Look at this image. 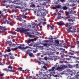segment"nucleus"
I'll return each instance as SVG.
<instances>
[{"mask_svg":"<svg viewBox=\"0 0 79 79\" xmlns=\"http://www.w3.org/2000/svg\"><path fill=\"white\" fill-rule=\"evenodd\" d=\"M66 29L68 32H76V27L74 26H71L69 24H67L66 25Z\"/></svg>","mask_w":79,"mask_h":79,"instance_id":"f257e3e1","label":"nucleus"},{"mask_svg":"<svg viewBox=\"0 0 79 79\" xmlns=\"http://www.w3.org/2000/svg\"><path fill=\"white\" fill-rule=\"evenodd\" d=\"M39 75L41 77H44L45 76H46L48 78H50L51 76L50 75L48 74L47 75H46V73L45 72H39Z\"/></svg>","mask_w":79,"mask_h":79,"instance_id":"f03ea898","label":"nucleus"},{"mask_svg":"<svg viewBox=\"0 0 79 79\" xmlns=\"http://www.w3.org/2000/svg\"><path fill=\"white\" fill-rule=\"evenodd\" d=\"M17 29H19L21 32H23V33H24V34H29V32H27V31H29V30L28 29H27L26 30H25L24 29H23L22 28H17Z\"/></svg>","mask_w":79,"mask_h":79,"instance_id":"7ed1b4c3","label":"nucleus"},{"mask_svg":"<svg viewBox=\"0 0 79 79\" xmlns=\"http://www.w3.org/2000/svg\"><path fill=\"white\" fill-rule=\"evenodd\" d=\"M57 67V68H56V70H57L58 71H61L62 69H64V65H61L60 66V67H58V66H57L56 65H55V68H56Z\"/></svg>","mask_w":79,"mask_h":79,"instance_id":"20e7f679","label":"nucleus"},{"mask_svg":"<svg viewBox=\"0 0 79 79\" xmlns=\"http://www.w3.org/2000/svg\"><path fill=\"white\" fill-rule=\"evenodd\" d=\"M17 47L18 48L21 49V50H26V49H27V48H30V47L28 46H27L25 48H24V47H22L21 46H18Z\"/></svg>","mask_w":79,"mask_h":79,"instance_id":"39448f33","label":"nucleus"},{"mask_svg":"<svg viewBox=\"0 0 79 79\" xmlns=\"http://www.w3.org/2000/svg\"><path fill=\"white\" fill-rule=\"evenodd\" d=\"M69 2L72 3V6H74L76 5H75V4H74V2H76V1H77V0H69Z\"/></svg>","mask_w":79,"mask_h":79,"instance_id":"423d86ee","label":"nucleus"},{"mask_svg":"<svg viewBox=\"0 0 79 79\" xmlns=\"http://www.w3.org/2000/svg\"><path fill=\"white\" fill-rule=\"evenodd\" d=\"M31 50H28V51L27 52V53H29V55L30 56L32 57V56H33V53H30V51L31 52Z\"/></svg>","mask_w":79,"mask_h":79,"instance_id":"0eeeda50","label":"nucleus"},{"mask_svg":"<svg viewBox=\"0 0 79 79\" xmlns=\"http://www.w3.org/2000/svg\"><path fill=\"white\" fill-rule=\"evenodd\" d=\"M55 67H53L52 68V69H50L48 70V71L50 72H52L54 70H55Z\"/></svg>","mask_w":79,"mask_h":79,"instance_id":"6e6552de","label":"nucleus"},{"mask_svg":"<svg viewBox=\"0 0 79 79\" xmlns=\"http://www.w3.org/2000/svg\"><path fill=\"white\" fill-rule=\"evenodd\" d=\"M0 28H1V29L2 30V32H3V31H5V27H3L0 26Z\"/></svg>","mask_w":79,"mask_h":79,"instance_id":"1a4fd4ad","label":"nucleus"},{"mask_svg":"<svg viewBox=\"0 0 79 79\" xmlns=\"http://www.w3.org/2000/svg\"><path fill=\"white\" fill-rule=\"evenodd\" d=\"M31 42H34V39H31V40H28V43H31Z\"/></svg>","mask_w":79,"mask_h":79,"instance_id":"9d476101","label":"nucleus"},{"mask_svg":"<svg viewBox=\"0 0 79 79\" xmlns=\"http://www.w3.org/2000/svg\"><path fill=\"white\" fill-rule=\"evenodd\" d=\"M58 24L59 26H63V25H64V23H59Z\"/></svg>","mask_w":79,"mask_h":79,"instance_id":"9b49d317","label":"nucleus"},{"mask_svg":"<svg viewBox=\"0 0 79 79\" xmlns=\"http://www.w3.org/2000/svg\"><path fill=\"white\" fill-rule=\"evenodd\" d=\"M62 8L64 10H66L68 9V7L67 6H64Z\"/></svg>","mask_w":79,"mask_h":79,"instance_id":"f8f14e48","label":"nucleus"},{"mask_svg":"<svg viewBox=\"0 0 79 79\" xmlns=\"http://www.w3.org/2000/svg\"><path fill=\"white\" fill-rule=\"evenodd\" d=\"M38 63H40V64H44V62L42 61V60H40V61H39V62H38Z\"/></svg>","mask_w":79,"mask_h":79,"instance_id":"ddd939ff","label":"nucleus"},{"mask_svg":"<svg viewBox=\"0 0 79 79\" xmlns=\"http://www.w3.org/2000/svg\"><path fill=\"white\" fill-rule=\"evenodd\" d=\"M18 49V47L12 48V49L13 50H15V51L17 50Z\"/></svg>","mask_w":79,"mask_h":79,"instance_id":"4468645a","label":"nucleus"},{"mask_svg":"<svg viewBox=\"0 0 79 79\" xmlns=\"http://www.w3.org/2000/svg\"><path fill=\"white\" fill-rule=\"evenodd\" d=\"M69 11L70 14H73L74 13V12L73 10H71Z\"/></svg>","mask_w":79,"mask_h":79,"instance_id":"2eb2a0df","label":"nucleus"},{"mask_svg":"<svg viewBox=\"0 0 79 79\" xmlns=\"http://www.w3.org/2000/svg\"><path fill=\"white\" fill-rule=\"evenodd\" d=\"M8 70L10 71V72H12L13 73H15V71L13 70L12 69L10 70L8 69Z\"/></svg>","mask_w":79,"mask_h":79,"instance_id":"dca6fc26","label":"nucleus"},{"mask_svg":"<svg viewBox=\"0 0 79 79\" xmlns=\"http://www.w3.org/2000/svg\"><path fill=\"white\" fill-rule=\"evenodd\" d=\"M68 66L69 68H71L73 67V66H72V65L70 64H68Z\"/></svg>","mask_w":79,"mask_h":79,"instance_id":"f3484780","label":"nucleus"},{"mask_svg":"<svg viewBox=\"0 0 79 79\" xmlns=\"http://www.w3.org/2000/svg\"><path fill=\"white\" fill-rule=\"evenodd\" d=\"M43 22L42 21H40V23L38 24H37V26H39L40 25H41V24H42V23Z\"/></svg>","mask_w":79,"mask_h":79,"instance_id":"a211bd4d","label":"nucleus"},{"mask_svg":"<svg viewBox=\"0 0 79 79\" xmlns=\"http://www.w3.org/2000/svg\"><path fill=\"white\" fill-rule=\"evenodd\" d=\"M61 8V5H58L57 6H56L57 8Z\"/></svg>","mask_w":79,"mask_h":79,"instance_id":"6ab92c4d","label":"nucleus"},{"mask_svg":"<svg viewBox=\"0 0 79 79\" xmlns=\"http://www.w3.org/2000/svg\"><path fill=\"white\" fill-rule=\"evenodd\" d=\"M70 19L72 20V21H74V18H71V17H69Z\"/></svg>","mask_w":79,"mask_h":79,"instance_id":"aec40b11","label":"nucleus"},{"mask_svg":"<svg viewBox=\"0 0 79 79\" xmlns=\"http://www.w3.org/2000/svg\"><path fill=\"white\" fill-rule=\"evenodd\" d=\"M44 60H45L46 61H47V60H48V58H47V57H45L44 58Z\"/></svg>","mask_w":79,"mask_h":79,"instance_id":"412c9836","label":"nucleus"},{"mask_svg":"<svg viewBox=\"0 0 79 79\" xmlns=\"http://www.w3.org/2000/svg\"><path fill=\"white\" fill-rule=\"evenodd\" d=\"M44 46H46V47H47V46H48V44L47 43H45L44 44Z\"/></svg>","mask_w":79,"mask_h":79,"instance_id":"4be33fe9","label":"nucleus"},{"mask_svg":"<svg viewBox=\"0 0 79 79\" xmlns=\"http://www.w3.org/2000/svg\"><path fill=\"white\" fill-rule=\"evenodd\" d=\"M8 1V0H3V3H5V2H7Z\"/></svg>","mask_w":79,"mask_h":79,"instance_id":"5701e85b","label":"nucleus"},{"mask_svg":"<svg viewBox=\"0 0 79 79\" xmlns=\"http://www.w3.org/2000/svg\"><path fill=\"white\" fill-rule=\"evenodd\" d=\"M55 42L56 44H57V45H58V44H59V41H58V40H56Z\"/></svg>","mask_w":79,"mask_h":79,"instance_id":"b1692460","label":"nucleus"},{"mask_svg":"<svg viewBox=\"0 0 79 79\" xmlns=\"http://www.w3.org/2000/svg\"><path fill=\"white\" fill-rule=\"evenodd\" d=\"M69 14H70V11H69V12H66V15H69Z\"/></svg>","mask_w":79,"mask_h":79,"instance_id":"393cba45","label":"nucleus"},{"mask_svg":"<svg viewBox=\"0 0 79 79\" xmlns=\"http://www.w3.org/2000/svg\"><path fill=\"white\" fill-rule=\"evenodd\" d=\"M19 69H20V71H23V70H22V69H23V68L19 67Z\"/></svg>","mask_w":79,"mask_h":79,"instance_id":"a878e982","label":"nucleus"},{"mask_svg":"<svg viewBox=\"0 0 79 79\" xmlns=\"http://www.w3.org/2000/svg\"><path fill=\"white\" fill-rule=\"evenodd\" d=\"M10 56V59H15V57H14L11 56Z\"/></svg>","mask_w":79,"mask_h":79,"instance_id":"bb28decb","label":"nucleus"},{"mask_svg":"<svg viewBox=\"0 0 79 79\" xmlns=\"http://www.w3.org/2000/svg\"><path fill=\"white\" fill-rule=\"evenodd\" d=\"M12 34H15H15H16V33L15 32V31H13L11 32Z\"/></svg>","mask_w":79,"mask_h":79,"instance_id":"cd10ccee","label":"nucleus"},{"mask_svg":"<svg viewBox=\"0 0 79 79\" xmlns=\"http://www.w3.org/2000/svg\"><path fill=\"white\" fill-rule=\"evenodd\" d=\"M49 27H50L51 30L53 29V26H50Z\"/></svg>","mask_w":79,"mask_h":79,"instance_id":"c85d7f7f","label":"nucleus"},{"mask_svg":"<svg viewBox=\"0 0 79 79\" xmlns=\"http://www.w3.org/2000/svg\"><path fill=\"white\" fill-rule=\"evenodd\" d=\"M19 20L20 21H22V19L21 18H19Z\"/></svg>","mask_w":79,"mask_h":79,"instance_id":"c756f323","label":"nucleus"},{"mask_svg":"<svg viewBox=\"0 0 79 79\" xmlns=\"http://www.w3.org/2000/svg\"><path fill=\"white\" fill-rule=\"evenodd\" d=\"M7 52H11V49H7Z\"/></svg>","mask_w":79,"mask_h":79,"instance_id":"7c9ffc66","label":"nucleus"},{"mask_svg":"<svg viewBox=\"0 0 79 79\" xmlns=\"http://www.w3.org/2000/svg\"><path fill=\"white\" fill-rule=\"evenodd\" d=\"M67 72H68L69 73H70V72H71V70H70V69H67Z\"/></svg>","mask_w":79,"mask_h":79,"instance_id":"2f4dec72","label":"nucleus"},{"mask_svg":"<svg viewBox=\"0 0 79 79\" xmlns=\"http://www.w3.org/2000/svg\"><path fill=\"white\" fill-rule=\"evenodd\" d=\"M16 44H13L12 45V47H15V46H16Z\"/></svg>","mask_w":79,"mask_h":79,"instance_id":"473e14b6","label":"nucleus"},{"mask_svg":"<svg viewBox=\"0 0 79 79\" xmlns=\"http://www.w3.org/2000/svg\"><path fill=\"white\" fill-rule=\"evenodd\" d=\"M23 18H27V16L26 15H23Z\"/></svg>","mask_w":79,"mask_h":79,"instance_id":"72a5a7b5","label":"nucleus"},{"mask_svg":"<svg viewBox=\"0 0 79 79\" xmlns=\"http://www.w3.org/2000/svg\"><path fill=\"white\" fill-rule=\"evenodd\" d=\"M11 18H15V17H16V16H15L14 15H11Z\"/></svg>","mask_w":79,"mask_h":79,"instance_id":"f704fd0d","label":"nucleus"},{"mask_svg":"<svg viewBox=\"0 0 79 79\" xmlns=\"http://www.w3.org/2000/svg\"><path fill=\"white\" fill-rule=\"evenodd\" d=\"M8 68H10V69H12L13 68V67L12 66H9L8 67Z\"/></svg>","mask_w":79,"mask_h":79,"instance_id":"c9c22d12","label":"nucleus"},{"mask_svg":"<svg viewBox=\"0 0 79 79\" xmlns=\"http://www.w3.org/2000/svg\"><path fill=\"white\" fill-rule=\"evenodd\" d=\"M12 44V43L11 42H10V43L9 44V45L10 47H11Z\"/></svg>","mask_w":79,"mask_h":79,"instance_id":"e433bc0d","label":"nucleus"},{"mask_svg":"<svg viewBox=\"0 0 79 79\" xmlns=\"http://www.w3.org/2000/svg\"><path fill=\"white\" fill-rule=\"evenodd\" d=\"M31 5H32V6L33 7H35V5H34V4H31Z\"/></svg>","mask_w":79,"mask_h":79,"instance_id":"4c0bfd02","label":"nucleus"},{"mask_svg":"<svg viewBox=\"0 0 79 79\" xmlns=\"http://www.w3.org/2000/svg\"><path fill=\"white\" fill-rule=\"evenodd\" d=\"M10 43H11V42L9 41H8L7 42V44H10Z\"/></svg>","mask_w":79,"mask_h":79,"instance_id":"58836bf2","label":"nucleus"},{"mask_svg":"<svg viewBox=\"0 0 79 79\" xmlns=\"http://www.w3.org/2000/svg\"><path fill=\"white\" fill-rule=\"evenodd\" d=\"M1 76H4V73H2L0 74Z\"/></svg>","mask_w":79,"mask_h":79,"instance_id":"ea45409f","label":"nucleus"},{"mask_svg":"<svg viewBox=\"0 0 79 79\" xmlns=\"http://www.w3.org/2000/svg\"><path fill=\"white\" fill-rule=\"evenodd\" d=\"M29 37L32 38V35H29Z\"/></svg>","mask_w":79,"mask_h":79,"instance_id":"a19ab883","label":"nucleus"},{"mask_svg":"<svg viewBox=\"0 0 79 79\" xmlns=\"http://www.w3.org/2000/svg\"><path fill=\"white\" fill-rule=\"evenodd\" d=\"M8 55H13V54H12V53H11V52H10V53H9L8 54Z\"/></svg>","mask_w":79,"mask_h":79,"instance_id":"79ce46f5","label":"nucleus"},{"mask_svg":"<svg viewBox=\"0 0 79 79\" xmlns=\"http://www.w3.org/2000/svg\"><path fill=\"white\" fill-rule=\"evenodd\" d=\"M52 8H53V10H55V9H56V7H52Z\"/></svg>","mask_w":79,"mask_h":79,"instance_id":"37998d69","label":"nucleus"},{"mask_svg":"<svg viewBox=\"0 0 79 79\" xmlns=\"http://www.w3.org/2000/svg\"><path fill=\"white\" fill-rule=\"evenodd\" d=\"M61 17L60 16H59L58 17H57V19H61V18L60 17Z\"/></svg>","mask_w":79,"mask_h":79,"instance_id":"c03bdc74","label":"nucleus"},{"mask_svg":"<svg viewBox=\"0 0 79 79\" xmlns=\"http://www.w3.org/2000/svg\"><path fill=\"white\" fill-rule=\"evenodd\" d=\"M64 0H60V1L61 2H64Z\"/></svg>","mask_w":79,"mask_h":79,"instance_id":"a18cd8bd","label":"nucleus"},{"mask_svg":"<svg viewBox=\"0 0 79 79\" xmlns=\"http://www.w3.org/2000/svg\"><path fill=\"white\" fill-rule=\"evenodd\" d=\"M37 16H40V14H39L38 13Z\"/></svg>","mask_w":79,"mask_h":79,"instance_id":"49530a36","label":"nucleus"},{"mask_svg":"<svg viewBox=\"0 0 79 79\" xmlns=\"http://www.w3.org/2000/svg\"><path fill=\"white\" fill-rule=\"evenodd\" d=\"M33 40H34H34L35 41L37 40V39L36 38H35L34 39H33Z\"/></svg>","mask_w":79,"mask_h":79,"instance_id":"de8ad7c7","label":"nucleus"},{"mask_svg":"<svg viewBox=\"0 0 79 79\" xmlns=\"http://www.w3.org/2000/svg\"><path fill=\"white\" fill-rule=\"evenodd\" d=\"M25 71H29V70L28 69H27L26 70H25Z\"/></svg>","mask_w":79,"mask_h":79,"instance_id":"09e8293b","label":"nucleus"},{"mask_svg":"<svg viewBox=\"0 0 79 79\" xmlns=\"http://www.w3.org/2000/svg\"><path fill=\"white\" fill-rule=\"evenodd\" d=\"M43 24H47V23L45 22H43Z\"/></svg>","mask_w":79,"mask_h":79,"instance_id":"8fccbe9b","label":"nucleus"},{"mask_svg":"<svg viewBox=\"0 0 79 79\" xmlns=\"http://www.w3.org/2000/svg\"><path fill=\"white\" fill-rule=\"evenodd\" d=\"M40 29H42V26H40Z\"/></svg>","mask_w":79,"mask_h":79,"instance_id":"3c124183","label":"nucleus"},{"mask_svg":"<svg viewBox=\"0 0 79 79\" xmlns=\"http://www.w3.org/2000/svg\"><path fill=\"white\" fill-rule=\"evenodd\" d=\"M77 44H79V41H77Z\"/></svg>","mask_w":79,"mask_h":79,"instance_id":"603ef678","label":"nucleus"},{"mask_svg":"<svg viewBox=\"0 0 79 79\" xmlns=\"http://www.w3.org/2000/svg\"><path fill=\"white\" fill-rule=\"evenodd\" d=\"M79 66V64H77L76 66H77H77Z\"/></svg>","mask_w":79,"mask_h":79,"instance_id":"864d4df0","label":"nucleus"},{"mask_svg":"<svg viewBox=\"0 0 79 79\" xmlns=\"http://www.w3.org/2000/svg\"><path fill=\"white\" fill-rule=\"evenodd\" d=\"M0 65H2V63L1 62H0Z\"/></svg>","mask_w":79,"mask_h":79,"instance_id":"5fc2aeb1","label":"nucleus"},{"mask_svg":"<svg viewBox=\"0 0 79 79\" xmlns=\"http://www.w3.org/2000/svg\"><path fill=\"white\" fill-rule=\"evenodd\" d=\"M6 10L5 9H4V10H3V11H6Z\"/></svg>","mask_w":79,"mask_h":79,"instance_id":"6e6d98bb","label":"nucleus"},{"mask_svg":"<svg viewBox=\"0 0 79 79\" xmlns=\"http://www.w3.org/2000/svg\"><path fill=\"white\" fill-rule=\"evenodd\" d=\"M76 63H79V62L77 61V60Z\"/></svg>","mask_w":79,"mask_h":79,"instance_id":"4d7b16f0","label":"nucleus"},{"mask_svg":"<svg viewBox=\"0 0 79 79\" xmlns=\"http://www.w3.org/2000/svg\"><path fill=\"white\" fill-rule=\"evenodd\" d=\"M41 58H39V60H41Z\"/></svg>","mask_w":79,"mask_h":79,"instance_id":"13d9d810","label":"nucleus"},{"mask_svg":"<svg viewBox=\"0 0 79 79\" xmlns=\"http://www.w3.org/2000/svg\"><path fill=\"white\" fill-rule=\"evenodd\" d=\"M70 74V75H71V76H73V74Z\"/></svg>","mask_w":79,"mask_h":79,"instance_id":"bf43d9fd","label":"nucleus"},{"mask_svg":"<svg viewBox=\"0 0 79 79\" xmlns=\"http://www.w3.org/2000/svg\"><path fill=\"white\" fill-rule=\"evenodd\" d=\"M2 13V11H0V14H1Z\"/></svg>","mask_w":79,"mask_h":79,"instance_id":"052dcab7","label":"nucleus"},{"mask_svg":"<svg viewBox=\"0 0 79 79\" xmlns=\"http://www.w3.org/2000/svg\"><path fill=\"white\" fill-rule=\"evenodd\" d=\"M4 71H5L6 70V69H3Z\"/></svg>","mask_w":79,"mask_h":79,"instance_id":"680f3d73","label":"nucleus"},{"mask_svg":"<svg viewBox=\"0 0 79 79\" xmlns=\"http://www.w3.org/2000/svg\"><path fill=\"white\" fill-rule=\"evenodd\" d=\"M64 19L65 20H66V18H64Z\"/></svg>","mask_w":79,"mask_h":79,"instance_id":"e2e57ef3","label":"nucleus"},{"mask_svg":"<svg viewBox=\"0 0 79 79\" xmlns=\"http://www.w3.org/2000/svg\"><path fill=\"white\" fill-rule=\"evenodd\" d=\"M32 73L33 74L34 73V72L33 71H32Z\"/></svg>","mask_w":79,"mask_h":79,"instance_id":"0e129e2a","label":"nucleus"},{"mask_svg":"<svg viewBox=\"0 0 79 79\" xmlns=\"http://www.w3.org/2000/svg\"><path fill=\"white\" fill-rule=\"evenodd\" d=\"M63 50H64V51H65V49H63Z\"/></svg>","mask_w":79,"mask_h":79,"instance_id":"69168bd1","label":"nucleus"},{"mask_svg":"<svg viewBox=\"0 0 79 79\" xmlns=\"http://www.w3.org/2000/svg\"><path fill=\"white\" fill-rule=\"evenodd\" d=\"M7 24H9V22H7Z\"/></svg>","mask_w":79,"mask_h":79,"instance_id":"338daca9","label":"nucleus"},{"mask_svg":"<svg viewBox=\"0 0 79 79\" xmlns=\"http://www.w3.org/2000/svg\"><path fill=\"white\" fill-rule=\"evenodd\" d=\"M24 22H26V21L25 20H24Z\"/></svg>","mask_w":79,"mask_h":79,"instance_id":"774afa93","label":"nucleus"}]
</instances>
